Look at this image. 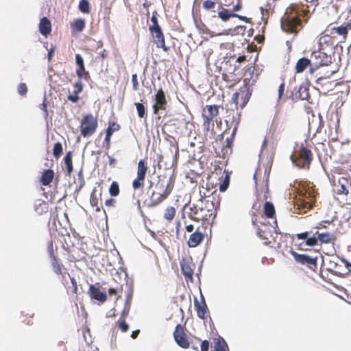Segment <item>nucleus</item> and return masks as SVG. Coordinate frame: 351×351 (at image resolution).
Listing matches in <instances>:
<instances>
[{
  "instance_id": "f257e3e1",
  "label": "nucleus",
  "mask_w": 351,
  "mask_h": 351,
  "mask_svg": "<svg viewBox=\"0 0 351 351\" xmlns=\"http://www.w3.org/2000/svg\"><path fill=\"white\" fill-rule=\"evenodd\" d=\"M206 188L202 186L199 188L200 198L189 208L188 217L193 221H202L203 226L212 225L217 215V206L213 202V197Z\"/></svg>"
},
{
  "instance_id": "f03ea898",
  "label": "nucleus",
  "mask_w": 351,
  "mask_h": 351,
  "mask_svg": "<svg viewBox=\"0 0 351 351\" xmlns=\"http://www.w3.org/2000/svg\"><path fill=\"white\" fill-rule=\"evenodd\" d=\"M270 168L259 165L254 174L256 189V197L261 201L267 200L269 197V180Z\"/></svg>"
},
{
  "instance_id": "7ed1b4c3",
  "label": "nucleus",
  "mask_w": 351,
  "mask_h": 351,
  "mask_svg": "<svg viewBox=\"0 0 351 351\" xmlns=\"http://www.w3.org/2000/svg\"><path fill=\"white\" fill-rule=\"evenodd\" d=\"M313 159L312 151L301 143L291 156L292 162L298 168L308 170Z\"/></svg>"
},
{
  "instance_id": "20e7f679",
  "label": "nucleus",
  "mask_w": 351,
  "mask_h": 351,
  "mask_svg": "<svg viewBox=\"0 0 351 351\" xmlns=\"http://www.w3.org/2000/svg\"><path fill=\"white\" fill-rule=\"evenodd\" d=\"M299 197L295 202V206H297V209L300 210L311 209L315 201V194L311 187L306 185H302L298 191Z\"/></svg>"
},
{
  "instance_id": "39448f33",
  "label": "nucleus",
  "mask_w": 351,
  "mask_h": 351,
  "mask_svg": "<svg viewBox=\"0 0 351 351\" xmlns=\"http://www.w3.org/2000/svg\"><path fill=\"white\" fill-rule=\"evenodd\" d=\"M282 29L290 34H296L302 27V20L295 14L287 12L281 19Z\"/></svg>"
},
{
  "instance_id": "423d86ee",
  "label": "nucleus",
  "mask_w": 351,
  "mask_h": 351,
  "mask_svg": "<svg viewBox=\"0 0 351 351\" xmlns=\"http://www.w3.org/2000/svg\"><path fill=\"white\" fill-rule=\"evenodd\" d=\"M98 121L97 117L92 114H87L83 116L80 121V134L86 138L91 136L97 130Z\"/></svg>"
},
{
  "instance_id": "0eeeda50",
  "label": "nucleus",
  "mask_w": 351,
  "mask_h": 351,
  "mask_svg": "<svg viewBox=\"0 0 351 351\" xmlns=\"http://www.w3.org/2000/svg\"><path fill=\"white\" fill-rule=\"evenodd\" d=\"M219 114V107L217 105H206L202 109L203 128L206 132L213 126V120Z\"/></svg>"
},
{
  "instance_id": "6e6552de",
  "label": "nucleus",
  "mask_w": 351,
  "mask_h": 351,
  "mask_svg": "<svg viewBox=\"0 0 351 351\" xmlns=\"http://www.w3.org/2000/svg\"><path fill=\"white\" fill-rule=\"evenodd\" d=\"M149 167L147 159L140 160L137 165L136 178L132 181V185L134 191L143 190L145 186V181Z\"/></svg>"
},
{
  "instance_id": "1a4fd4ad",
  "label": "nucleus",
  "mask_w": 351,
  "mask_h": 351,
  "mask_svg": "<svg viewBox=\"0 0 351 351\" xmlns=\"http://www.w3.org/2000/svg\"><path fill=\"white\" fill-rule=\"evenodd\" d=\"M174 186V179L172 176L160 175L158 177L154 191L169 195Z\"/></svg>"
},
{
  "instance_id": "9d476101",
  "label": "nucleus",
  "mask_w": 351,
  "mask_h": 351,
  "mask_svg": "<svg viewBox=\"0 0 351 351\" xmlns=\"http://www.w3.org/2000/svg\"><path fill=\"white\" fill-rule=\"evenodd\" d=\"M257 235L264 241V244L268 245L276 242L278 233L271 226L263 225L262 228H258Z\"/></svg>"
},
{
  "instance_id": "9b49d317",
  "label": "nucleus",
  "mask_w": 351,
  "mask_h": 351,
  "mask_svg": "<svg viewBox=\"0 0 351 351\" xmlns=\"http://www.w3.org/2000/svg\"><path fill=\"white\" fill-rule=\"evenodd\" d=\"M186 327L182 324H178L173 332V337L176 343L184 349H187L190 346V343L187 335L185 332Z\"/></svg>"
},
{
  "instance_id": "f8f14e48",
  "label": "nucleus",
  "mask_w": 351,
  "mask_h": 351,
  "mask_svg": "<svg viewBox=\"0 0 351 351\" xmlns=\"http://www.w3.org/2000/svg\"><path fill=\"white\" fill-rule=\"evenodd\" d=\"M173 125L175 128V132L180 136H189L193 127V123L185 118L176 119Z\"/></svg>"
},
{
  "instance_id": "ddd939ff",
  "label": "nucleus",
  "mask_w": 351,
  "mask_h": 351,
  "mask_svg": "<svg viewBox=\"0 0 351 351\" xmlns=\"http://www.w3.org/2000/svg\"><path fill=\"white\" fill-rule=\"evenodd\" d=\"M180 267L186 281H193L195 265L191 257H183L180 261Z\"/></svg>"
},
{
  "instance_id": "4468645a",
  "label": "nucleus",
  "mask_w": 351,
  "mask_h": 351,
  "mask_svg": "<svg viewBox=\"0 0 351 351\" xmlns=\"http://www.w3.org/2000/svg\"><path fill=\"white\" fill-rule=\"evenodd\" d=\"M311 60L315 69L322 66L328 65L331 62V57L325 52L318 50L315 51L311 54Z\"/></svg>"
},
{
  "instance_id": "2eb2a0df",
  "label": "nucleus",
  "mask_w": 351,
  "mask_h": 351,
  "mask_svg": "<svg viewBox=\"0 0 351 351\" xmlns=\"http://www.w3.org/2000/svg\"><path fill=\"white\" fill-rule=\"evenodd\" d=\"M155 103L152 106L154 114H158L160 110H165L167 106L165 92L162 88L158 90L154 97Z\"/></svg>"
},
{
  "instance_id": "dca6fc26",
  "label": "nucleus",
  "mask_w": 351,
  "mask_h": 351,
  "mask_svg": "<svg viewBox=\"0 0 351 351\" xmlns=\"http://www.w3.org/2000/svg\"><path fill=\"white\" fill-rule=\"evenodd\" d=\"M250 93L247 88H241L238 92L233 94L232 97V102L236 106H239L243 108L248 102L250 97Z\"/></svg>"
},
{
  "instance_id": "f3484780",
  "label": "nucleus",
  "mask_w": 351,
  "mask_h": 351,
  "mask_svg": "<svg viewBox=\"0 0 351 351\" xmlns=\"http://www.w3.org/2000/svg\"><path fill=\"white\" fill-rule=\"evenodd\" d=\"M295 261L302 265H307L311 269L315 270L317 267V257L312 258L306 254H300L295 252H291Z\"/></svg>"
},
{
  "instance_id": "a211bd4d",
  "label": "nucleus",
  "mask_w": 351,
  "mask_h": 351,
  "mask_svg": "<svg viewBox=\"0 0 351 351\" xmlns=\"http://www.w3.org/2000/svg\"><path fill=\"white\" fill-rule=\"evenodd\" d=\"M202 227H197L189 237L188 245L190 247H195L199 245L205 237V232L202 231Z\"/></svg>"
},
{
  "instance_id": "6ab92c4d",
  "label": "nucleus",
  "mask_w": 351,
  "mask_h": 351,
  "mask_svg": "<svg viewBox=\"0 0 351 351\" xmlns=\"http://www.w3.org/2000/svg\"><path fill=\"white\" fill-rule=\"evenodd\" d=\"M325 32L327 35L331 38H336L337 36H341L345 40L348 34V31L346 25H341L339 27H332V24H330L326 29Z\"/></svg>"
},
{
  "instance_id": "aec40b11",
  "label": "nucleus",
  "mask_w": 351,
  "mask_h": 351,
  "mask_svg": "<svg viewBox=\"0 0 351 351\" xmlns=\"http://www.w3.org/2000/svg\"><path fill=\"white\" fill-rule=\"evenodd\" d=\"M151 34L153 36L154 43L156 45L158 48H161L165 52L169 51V47L166 46L165 36L162 32L161 28L154 29L153 31H150Z\"/></svg>"
},
{
  "instance_id": "412c9836",
  "label": "nucleus",
  "mask_w": 351,
  "mask_h": 351,
  "mask_svg": "<svg viewBox=\"0 0 351 351\" xmlns=\"http://www.w3.org/2000/svg\"><path fill=\"white\" fill-rule=\"evenodd\" d=\"M194 306L198 317L203 320L206 319L207 317L209 315V311L203 296H202L201 302L196 298L195 299Z\"/></svg>"
},
{
  "instance_id": "4be33fe9",
  "label": "nucleus",
  "mask_w": 351,
  "mask_h": 351,
  "mask_svg": "<svg viewBox=\"0 0 351 351\" xmlns=\"http://www.w3.org/2000/svg\"><path fill=\"white\" fill-rule=\"evenodd\" d=\"M310 67V73H313L315 68L311 66V60L308 59L307 58H300L295 64V73H300L304 72L307 68Z\"/></svg>"
},
{
  "instance_id": "5701e85b",
  "label": "nucleus",
  "mask_w": 351,
  "mask_h": 351,
  "mask_svg": "<svg viewBox=\"0 0 351 351\" xmlns=\"http://www.w3.org/2000/svg\"><path fill=\"white\" fill-rule=\"evenodd\" d=\"M169 195L165 193H159L156 191H153L152 195L150 196L149 202L147 206L149 208H154L163 202Z\"/></svg>"
},
{
  "instance_id": "b1692460",
  "label": "nucleus",
  "mask_w": 351,
  "mask_h": 351,
  "mask_svg": "<svg viewBox=\"0 0 351 351\" xmlns=\"http://www.w3.org/2000/svg\"><path fill=\"white\" fill-rule=\"evenodd\" d=\"M89 295L91 298L104 302L107 300V295L105 293L101 292L100 289L94 285H90L88 290Z\"/></svg>"
},
{
  "instance_id": "393cba45",
  "label": "nucleus",
  "mask_w": 351,
  "mask_h": 351,
  "mask_svg": "<svg viewBox=\"0 0 351 351\" xmlns=\"http://www.w3.org/2000/svg\"><path fill=\"white\" fill-rule=\"evenodd\" d=\"M39 32L45 36H47L51 32V23L48 18L44 16L40 19L39 23Z\"/></svg>"
},
{
  "instance_id": "a878e982",
  "label": "nucleus",
  "mask_w": 351,
  "mask_h": 351,
  "mask_svg": "<svg viewBox=\"0 0 351 351\" xmlns=\"http://www.w3.org/2000/svg\"><path fill=\"white\" fill-rule=\"evenodd\" d=\"M51 264L52 266L53 271L57 275H62L63 280L65 278V274L69 276L68 273L64 272V271H66V269L61 263L58 261L57 257L51 259Z\"/></svg>"
},
{
  "instance_id": "bb28decb",
  "label": "nucleus",
  "mask_w": 351,
  "mask_h": 351,
  "mask_svg": "<svg viewBox=\"0 0 351 351\" xmlns=\"http://www.w3.org/2000/svg\"><path fill=\"white\" fill-rule=\"evenodd\" d=\"M349 184L350 183L346 178L341 177V178H339L338 180V184H335L337 193L339 195H348L349 192L348 186Z\"/></svg>"
},
{
  "instance_id": "cd10ccee",
  "label": "nucleus",
  "mask_w": 351,
  "mask_h": 351,
  "mask_svg": "<svg viewBox=\"0 0 351 351\" xmlns=\"http://www.w3.org/2000/svg\"><path fill=\"white\" fill-rule=\"evenodd\" d=\"M315 234L318 236L319 241L321 243H333L337 239L336 236L330 232H319L317 231Z\"/></svg>"
},
{
  "instance_id": "c85d7f7f",
  "label": "nucleus",
  "mask_w": 351,
  "mask_h": 351,
  "mask_svg": "<svg viewBox=\"0 0 351 351\" xmlns=\"http://www.w3.org/2000/svg\"><path fill=\"white\" fill-rule=\"evenodd\" d=\"M54 178V171L52 169L45 170L40 178V183L44 186L49 185Z\"/></svg>"
},
{
  "instance_id": "c756f323",
  "label": "nucleus",
  "mask_w": 351,
  "mask_h": 351,
  "mask_svg": "<svg viewBox=\"0 0 351 351\" xmlns=\"http://www.w3.org/2000/svg\"><path fill=\"white\" fill-rule=\"evenodd\" d=\"M263 213L265 217L273 219L276 217V210L274 204L270 202L266 201L263 206Z\"/></svg>"
},
{
  "instance_id": "7c9ffc66",
  "label": "nucleus",
  "mask_w": 351,
  "mask_h": 351,
  "mask_svg": "<svg viewBox=\"0 0 351 351\" xmlns=\"http://www.w3.org/2000/svg\"><path fill=\"white\" fill-rule=\"evenodd\" d=\"M34 210L38 215L46 213L49 210L48 202L38 199L35 202Z\"/></svg>"
},
{
  "instance_id": "2f4dec72",
  "label": "nucleus",
  "mask_w": 351,
  "mask_h": 351,
  "mask_svg": "<svg viewBox=\"0 0 351 351\" xmlns=\"http://www.w3.org/2000/svg\"><path fill=\"white\" fill-rule=\"evenodd\" d=\"M176 214V208L172 206H168L163 211V219L168 223L172 222Z\"/></svg>"
},
{
  "instance_id": "473e14b6",
  "label": "nucleus",
  "mask_w": 351,
  "mask_h": 351,
  "mask_svg": "<svg viewBox=\"0 0 351 351\" xmlns=\"http://www.w3.org/2000/svg\"><path fill=\"white\" fill-rule=\"evenodd\" d=\"M237 70L236 66L233 67V69H228L225 68V71L222 74V77L225 81L227 82H235L237 81L236 79V74L235 71Z\"/></svg>"
},
{
  "instance_id": "72a5a7b5",
  "label": "nucleus",
  "mask_w": 351,
  "mask_h": 351,
  "mask_svg": "<svg viewBox=\"0 0 351 351\" xmlns=\"http://www.w3.org/2000/svg\"><path fill=\"white\" fill-rule=\"evenodd\" d=\"M72 152L69 151L63 158L64 163L66 168L67 175L70 176L73 171V162H72Z\"/></svg>"
},
{
  "instance_id": "f704fd0d",
  "label": "nucleus",
  "mask_w": 351,
  "mask_h": 351,
  "mask_svg": "<svg viewBox=\"0 0 351 351\" xmlns=\"http://www.w3.org/2000/svg\"><path fill=\"white\" fill-rule=\"evenodd\" d=\"M86 25L85 20L83 19H77L71 24V28L73 32H82Z\"/></svg>"
},
{
  "instance_id": "c9c22d12",
  "label": "nucleus",
  "mask_w": 351,
  "mask_h": 351,
  "mask_svg": "<svg viewBox=\"0 0 351 351\" xmlns=\"http://www.w3.org/2000/svg\"><path fill=\"white\" fill-rule=\"evenodd\" d=\"M289 9H290L289 11L291 12V14L297 15L298 16V18H300V17H304L306 16H308V14L309 13L308 10H306V9L302 10L298 5L291 6V7H290Z\"/></svg>"
},
{
  "instance_id": "e433bc0d",
  "label": "nucleus",
  "mask_w": 351,
  "mask_h": 351,
  "mask_svg": "<svg viewBox=\"0 0 351 351\" xmlns=\"http://www.w3.org/2000/svg\"><path fill=\"white\" fill-rule=\"evenodd\" d=\"M167 141H169L170 145L174 148L175 152L173 158L175 161L177 162L180 156L178 142L173 136H169Z\"/></svg>"
},
{
  "instance_id": "4c0bfd02",
  "label": "nucleus",
  "mask_w": 351,
  "mask_h": 351,
  "mask_svg": "<svg viewBox=\"0 0 351 351\" xmlns=\"http://www.w3.org/2000/svg\"><path fill=\"white\" fill-rule=\"evenodd\" d=\"M75 72L78 80H82L84 78L86 80H88L90 79L88 71H86L85 66H77Z\"/></svg>"
},
{
  "instance_id": "58836bf2",
  "label": "nucleus",
  "mask_w": 351,
  "mask_h": 351,
  "mask_svg": "<svg viewBox=\"0 0 351 351\" xmlns=\"http://www.w3.org/2000/svg\"><path fill=\"white\" fill-rule=\"evenodd\" d=\"M236 16H237V14L231 13L227 9L223 8H221V10L218 12V16L223 21H227L230 19V17H234Z\"/></svg>"
},
{
  "instance_id": "ea45409f",
  "label": "nucleus",
  "mask_w": 351,
  "mask_h": 351,
  "mask_svg": "<svg viewBox=\"0 0 351 351\" xmlns=\"http://www.w3.org/2000/svg\"><path fill=\"white\" fill-rule=\"evenodd\" d=\"M134 105L136 106L138 116L141 119H146L147 118V110L145 108V105L143 103L140 102H136L134 103Z\"/></svg>"
},
{
  "instance_id": "a19ab883",
  "label": "nucleus",
  "mask_w": 351,
  "mask_h": 351,
  "mask_svg": "<svg viewBox=\"0 0 351 351\" xmlns=\"http://www.w3.org/2000/svg\"><path fill=\"white\" fill-rule=\"evenodd\" d=\"M218 0H205L202 3V8L207 11L215 12V8Z\"/></svg>"
},
{
  "instance_id": "79ce46f5",
  "label": "nucleus",
  "mask_w": 351,
  "mask_h": 351,
  "mask_svg": "<svg viewBox=\"0 0 351 351\" xmlns=\"http://www.w3.org/2000/svg\"><path fill=\"white\" fill-rule=\"evenodd\" d=\"M78 8L80 12L84 14H89L90 12V3L88 0H80Z\"/></svg>"
},
{
  "instance_id": "37998d69",
  "label": "nucleus",
  "mask_w": 351,
  "mask_h": 351,
  "mask_svg": "<svg viewBox=\"0 0 351 351\" xmlns=\"http://www.w3.org/2000/svg\"><path fill=\"white\" fill-rule=\"evenodd\" d=\"M63 152L62 145L60 142H57L53 145V155L56 158L58 159Z\"/></svg>"
},
{
  "instance_id": "c03bdc74",
  "label": "nucleus",
  "mask_w": 351,
  "mask_h": 351,
  "mask_svg": "<svg viewBox=\"0 0 351 351\" xmlns=\"http://www.w3.org/2000/svg\"><path fill=\"white\" fill-rule=\"evenodd\" d=\"M119 193L120 189L119 183L116 181H113L110 186L109 193L110 194L111 196L116 197L119 195Z\"/></svg>"
},
{
  "instance_id": "a18cd8bd",
  "label": "nucleus",
  "mask_w": 351,
  "mask_h": 351,
  "mask_svg": "<svg viewBox=\"0 0 351 351\" xmlns=\"http://www.w3.org/2000/svg\"><path fill=\"white\" fill-rule=\"evenodd\" d=\"M228 346L225 341L222 339H218L215 345V351H227Z\"/></svg>"
},
{
  "instance_id": "49530a36",
  "label": "nucleus",
  "mask_w": 351,
  "mask_h": 351,
  "mask_svg": "<svg viewBox=\"0 0 351 351\" xmlns=\"http://www.w3.org/2000/svg\"><path fill=\"white\" fill-rule=\"evenodd\" d=\"M117 325L123 332H127L129 329V325L125 322V318H119L117 322Z\"/></svg>"
},
{
  "instance_id": "de8ad7c7",
  "label": "nucleus",
  "mask_w": 351,
  "mask_h": 351,
  "mask_svg": "<svg viewBox=\"0 0 351 351\" xmlns=\"http://www.w3.org/2000/svg\"><path fill=\"white\" fill-rule=\"evenodd\" d=\"M157 13L155 12L153 13L152 16L151 18V21L152 23V25L149 26V31H153L154 29L161 28L158 24V19L156 16Z\"/></svg>"
},
{
  "instance_id": "09e8293b",
  "label": "nucleus",
  "mask_w": 351,
  "mask_h": 351,
  "mask_svg": "<svg viewBox=\"0 0 351 351\" xmlns=\"http://www.w3.org/2000/svg\"><path fill=\"white\" fill-rule=\"evenodd\" d=\"M47 251H48L50 259L56 258V256L55 254V250L53 248V243L51 239L48 241V242H47Z\"/></svg>"
},
{
  "instance_id": "8fccbe9b",
  "label": "nucleus",
  "mask_w": 351,
  "mask_h": 351,
  "mask_svg": "<svg viewBox=\"0 0 351 351\" xmlns=\"http://www.w3.org/2000/svg\"><path fill=\"white\" fill-rule=\"evenodd\" d=\"M27 90V86L25 83L21 82L18 85L17 91L19 95L22 96L26 95Z\"/></svg>"
},
{
  "instance_id": "3c124183",
  "label": "nucleus",
  "mask_w": 351,
  "mask_h": 351,
  "mask_svg": "<svg viewBox=\"0 0 351 351\" xmlns=\"http://www.w3.org/2000/svg\"><path fill=\"white\" fill-rule=\"evenodd\" d=\"M69 276L70 278L71 282V287H69V289H71V292L73 294H77V290H78L77 280L74 277H71L70 275Z\"/></svg>"
},
{
  "instance_id": "603ef678",
  "label": "nucleus",
  "mask_w": 351,
  "mask_h": 351,
  "mask_svg": "<svg viewBox=\"0 0 351 351\" xmlns=\"http://www.w3.org/2000/svg\"><path fill=\"white\" fill-rule=\"evenodd\" d=\"M90 203L92 206H97V204H99V199L97 196L95 190H93L90 194Z\"/></svg>"
},
{
  "instance_id": "864d4df0",
  "label": "nucleus",
  "mask_w": 351,
  "mask_h": 351,
  "mask_svg": "<svg viewBox=\"0 0 351 351\" xmlns=\"http://www.w3.org/2000/svg\"><path fill=\"white\" fill-rule=\"evenodd\" d=\"M318 241H319L318 237H308L307 239L306 240L305 243L308 246L313 247L317 244Z\"/></svg>"
},
{
  "instance_id": "5fc2aeb1",
  "label": "nucleus",
  "mask_w": 351,
  "mask_h": 351,
  "mask_svg": "<svg viewBox=\"0 0 351 351\" xmlns=\"http://www.w3.org/2000/svg\"><path fill=\"white\" fill-rule=\"evenodd\" d=\"M73 87L75 88L74 90H75L79 94L81 93L82 92L83 88H84V84L82 83V81L81 80H77L73 84Z\"/></svg>"
},
{
  "instance_id": "6e6d98bb",
  "label": "nucleus",
  "mask_w": 351,
  "mask_h": 351,
  "mask_svg": "<svg viewBox=\"0 0 351 351\" xmlns=\"http://www.w3.org/2000/svg\"><path fill=\"white\" fill-rule=\"evenodd\" d=\"M132 83L133 90H138L139 89V84L138 82L137 75L136 73L132 75Z\"/></svg>"
},
{
  "instance_id": "4d7b16f0",
  "label": "nucleus",
  "mask_w": 351,
  "mask_h": 351,
  "mask_svg": "<svg viewBox=\"0 0 351 351\" xmlns=\"http://www.w3.org/2000/svg\"><path fill=\"white\" fill-rule=\"evenodd\" d=\"M78 95V93H77L75 90H73V93L68 96V100L73 103H77L80 99Z\"/></svg>"
},
{
  "instance_id": "13d9d810",
  "label": "nucleus",
  "mask_w": 351,
  "mask_h": 351,
  "mask_svg": "<svg viewBox=\"0 0 351 351\" xmlns=\"http://www.w3.org/2000/svg\"><path fill=\"white\" fill-rule=\"evenodd\" d=\"M122 292V287H117L116 288H110L108 289V293L110 296L117 295L119 293Z\"/></svg>"
},
{
  "instance_id": "bf43d9fd",
  "label": "nucleus",
  "mask_w": 351,
  "mask_h": 351,
  "mask_svg": "<svg viewBox=\"0 0 351 351\" xmlns=\"http://www.w3.org/2000/svg\"><path fill=\"white\" fill-rule=\"evenodd\" d=\"M229 185V177L226 176L225 180L222 184L219 186L220 191H225Z\"/></svg>"
},
{
  "instance_id": "052dcab7",
  "label": "nucleus",
  "mask_w": 351,
  "mask_h": 351,
  "mask_svg": "<svg viewBox=\"0 0 351 351\" xmlns=\"http://www.w3.org/2000/svg\"><path fill=\"white\" fill-rule=\"evenodd\" d=\"M209 346L210 343L208 340L202 341L200 346V351H208Z\"/></svg>"
},
{
  "instance_id": "680f3d73",
  "label": "nucleus",
  "mask_w": 351,
  "mask_h": 351,
  "mask_svg": "<svg viewBox=\"0 0 351 351\" xmlns=\"http://www.w3.org/2000/svg\"><path fill=\"white\" fill-rule=\"evenodd\" d=\"M75 62L77 66H84V59L80 54L75 55Z\"/></svg>"
},
{
  "instance_id": "e2e57ef3",
  "label": "nucleus",
  "mask_w": 351,
  "mask_h": 351,
  "mask_svg": "<svg viewBox=\"0 0 351 351\" xmlns=\"http://www.w3.org/2000/svg\"><path fill=\"white\" fill-rule=\"evenodd\" d=\"M108 128H109L113 132L119 130L121 128L119 124L116 122L110 123Z\"/></svg>"
},
{
  "instance_id": "0e129e2a",
  "label": "nucleus",
  "mask_w": 351,
  "mask_h": 351,
  "mask_svg": "<svg viewBox=\"0 0 351 351\" xmlns=\"http://www.w3.org/2000/svg\"><path fill=\"white\" fill-rule=\"evenodd\" d=\"M234 140V139L232 138V137H228L226 140V148L231 149L232 145H233Z\"/></svg>"
},
{
  "instance_id": "69168bd1",
  "label": "nucleus",
  "mask_w": 351,
  "mask_h": 351,
  "mask_svg": "<svg viewBox=\"0 0 351 351\" xmlns=\"http://www.w3.org/2000/svg\"><path fill=\"white\" fill-rule=\"evenodd\" d=\"M285 83L283 82L280 84L278 88V98L281 99L285 91Z\"/></svg>"
},
{
  "instance_id": "338daca9",
  "label": "nucleus",
  "mask_w": 351,
  "mask_h": 351,
  "mask_svg": "<svg viewBox=\"0 0 351 351\" xmlns=\"http://www.w3.org/2000/svg\"><path fill=\"white\" fill-rule=\"evenodd\" d=\"M308 232H302V233L297 234L295 235V237L298 239H304V240L305 239V240H306L307 238H308Z\"/></svg>"
},
{
  "instance_id": "774afa93",
  "label": "nucleus",
  "mask_w": 351,
  "mask_h": 351,
  "mask_svg": "<svg viewBox=\"0 0 351 351\" xmlns=\"http://www.w3.org/2000/svg\"><path fill=\"white\" fill-rule=\"evenodd\" d=\"M116 203V200L112 198H110L108 199H106L105 202V204L107 206H114Z\"/></svg>"
}]
</instances>
